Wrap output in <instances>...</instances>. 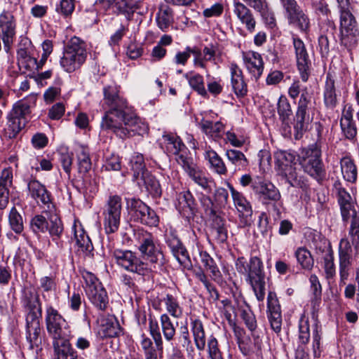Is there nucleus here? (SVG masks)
Instances as JSON below:
<instances>
[{
    "label": "nucleus",
    "mask_w": 359,
    "mask_h": 359,
    "mask_svg": "<svg viewBox=\"0 0 359 359\" xmlns=\"http://www.w3.org/2000/svg\"><path fill=\"white\" fill-rule=\"evenodd\" d=\"M277 111L285 130H290V121L292 110L289 100L284 95H281L278 100Z\"/></svg>",
    "instance_id": "35"
},
{
    "label": "nucleus",
    "mask_w": 359,
    "mask_h": 359,
    "mask_svg": "<svg viewBox=\"0 0 359 359\" xmlns=\"http://www.w3.org/2000/svg\"><path fill=\"white\" fill-rule=\"evenodd\" d=\"M324 102L327 107L333 109L337 103V95L335 93L334 81L332 79L326 81L324 91Z\"/></svg>",
    "instance_id": "52"
},
{
    "label": "nucleus",
    "mask_w": 359,
    "mask_h": 359,
    "mask_svg": "<svg viewBox=\"0 0 359 359\" xmlns=\"http://www.w3.org/2000/svg\"><path fill=\"white\" fill-rule=\"evenodd\" d=\"M313 341L312 349L314 358H318L321 355L323 348L321 346L322 328L319 322L315 319L312 325Z\"/></svg>",
    "instance_id": "48"
},
{
    "label": "nucleus",
    "mask_w": 359,
    "mask_h": 359,
    "mask_svg": "<svg viewBox=\"0 0 359 359\" xmlns=\"http://www.w3.org/2000/svg\"><path fill=\"white\" fill-rule=\"evenodd\" d=\"M95 5L104 12L115 6L118 13L125 15L133 13L138 8L136 0H95Z\"/></svg>",
    "instance_id": "20"
},
{
    "label": "nucleus",
    "mask_w": 359,
    "mask_h": 359,
    "mask_svg": "<svg viewBox=\"0 0 359 359\" xmlns=\"http://www.w3.org/2000/svg\"><path fill=\"white\" fill-rule=\"evenodd\" d=\"M288 23L301 31L306 32L309 27V19L295 0L283 6Z\"/></svg>",
    "instance_id": "19"
},
{
    "label": "nucleus",
    "mask_w": 359,
    "mask_h": 359,
    "mask_svg": "<svg viewBox=\"0 0 359 359\" xmlns=\"http://www.w3.org/2000/svg\"><path fill=\"white\" fill-rule=\"evenodd\" d=\"M41 316V308L30 309L26 317L27 339L29 348L32 349L41 344L39 334L41 332L39 318Z\"/></svg>",
    "instance_id": "18"
},
{
    "label": "nucleus",
    "mask_w": 359,
    "mask_h": 359,
    "mask_svg": "<svg viewBox=\"0 0 359 359\" xmlns=\"http://www.w3.org/2000/svg\"><path fill=\"white\" fill-rule=\"evenodd\" d=\"M140 187L144 186L147 191L154 198L160 197L162 190L158 181L149 172H143L137 180Z\"/></svg>",
    "instance_id": "32"
},
{
    "label": "nucleus",
    "mask_w": 359,
    "mask_h": 359,
    "mask_svg": "<svg viewBox=\"0 0 359 359\" xmlns=\"http://www.w3.org/2000/svg\"><path fill=\"white\" fill-rule=\"evenodd\" d=\"M243 60L248 71L257 80L264 71V62L261 55L255 51L243 52Z\"/></svg>",
    "instance_id": "26"
},
{
    "label": "nucleus",
    "mask_w": 359,
    "mask_h": 359,
    "mask_svg": "<svg viewBox=\"0 0 359 359\" xmlns=\"http://www.w3.org/2000/svg\"><path fill=\"white\" fill-rule=\"evenodd\" d=\"M160 320L164 338L168 341H172L175 336V327L170 317L167 314L164 313L161 316Z\"/></svg>",
    "instance_id": "54"
},
{
    "label": "nucleus",
    "mask_w": 359,
    "mask_h": 359,
    "mask_svg": "<svg viewBox=\"0 0 359 359\" xmlns=\"http://www.w3.org/2000/svg\"><path fill=\"white\" fill-rule=\"evenodd\" d=\"M295 257L298 264L302 269L311 270L314 261L311 252L305 248H299L295 252Z\"/></svg>",
    "instance_id": "50"
},
{
    "label": "nucleus",
    "mask_w": 359,
    "mask_h": 359,
    "mask_svg": "<svg viewBox=\"0 0 359 359\" xmlns=\"http://www.w3.org/2000/svg\"><path fill=\"white\" fill-rule=\"evenodd\" d=\"M185 78L188 80L189 86L203 97H208V93L204 86L203 78L200 74H194L189 76L187 74Z\"/></svg>",
    "instance_id": "58"
},
{
    "label": "nucleus",
    "mask_w": 359,
    "mask_h": 359,
    "mask_svg": "<svg viewBox=\"0 0 359 359\" xmlns=\"http://www.w3.org/2000/svg\"><path fill=\"white\" fill-rule=\"evenodd\" d=\"M53 348L55 359H64L76 351L67 337L53 343Z\"/></svg>",
    "instance_id": "45"
},
{
    "label": "nucleus",
    "mask_w": 359,
    "mask_h": 359,
    "mask_svg": "<svg viewBox=\"0 0 359 359\" xmlns=\"http://www.w3.org/2000/svg\"><path fill=\"white\" fill-rule=\"evenodd\" d=\"M138 250L144 259L151 264L162 266L164 263V256L159 247L154 241V237L147 231L138 233Z\"/></svg>",
    "instance_id": "10"
},
{
    "label": "nucleus",
    "mask_w": 359,
    "mask_h": 359,
    "mask_svg": "<svg viewBox=\"0 0 359 359\" xmlns=\"http://www.w3.org/2000/svg\"><path fill=\"white\" fill-rule=\"evenodd\" d=\"M163 302L166 306L168 312L175 318H180L182 315V309L180 306L177 299L170 294L164 298Z\"/></svg>",
    "instance_id": "62"
},
{
    "label": "nucleus",
    "mask_w": 359,
    "mask_h": 359,
    "mask_svg": "<svg viewBox=\"0 0 359 359\" xmlns=\"http://www.w3.org/2000/svg\"><path fill=\"white\" fill-rule=\"evenodd\" d=\"M149 130L148 126L144 121H142L140 117H138L133 112H130L129 115L126 116V120L124 123L123 133V136H121V139H126L136 135H143L147 133Z\"/></svg>",
    "instance_id": "23"
},
{
    "label": "nucleus",
    "mask_w": 359,
    "mask_h": 359,
    "mask_svg": "<svg viewBox=\"0 0 359 359\" xmlns=\"http://www.w3.org/2000/svg\"><path fill=\"white\" fill-rule=\"evenodd\" d=\"M313 121L311 114L296 111L293 121L294 130V138L299 140L302 137L304 133L309 129Z\"/></svg>",
    "instance_id": "31"
},
{
    "label": "nucleus",
    "mask_w": 359,
    "mask_h": 359,
    "mask_svg": "<svg viewBox=\"0 0 359 359\" xmlns=\"http://www.w3.org/2000/svg\"><path fill=\"white\" fill-rule=\"evenodd\" d=\"M340 126L345 137L353 140L357 135V128L353 120V112L351 107L344 110L340 120Z\"/></svg>",
    "instance_id": "33"
},
{
    "label": "nucleus",
    "mask_w": 359,
    "mask_h": 359,
    "mask_svg": "<svg viewBox=\"0 0 359 359\" xmlns=\"http://www.w3.org/2000/svg\"><path fill=\"white\" fill-rule=\"evenodd\" d=\"M339 205L340 207L341 215L344 222H347L349 219L351 221L354 219L359 218V214L355 210L353 200L339 204Z\"/></svg>",
    "instance_id": "56"
},
{
    "label": "nucleus",
    "mask_w": 359,
    "mask_h": 359,
    "mask_svg": "<svg viewBox=\"0 0 359 359\" xmlns=\"http://www.w3.org/2000/svg\"><path fill=\"white\" fill-rule=\"evenodd\" d=\"M74 238L79 249L86 255L90 256L93 246L89 236L81 226L78 229L75 227Z\"/></svg>",
    "instance_id": "41"
},
{
    "label": "nucleus",
    "mask_w": 359,
    "mask_h": 359,
    "mask_svg": "<svg viewBox=\"0 0 359 359\" xmlns=\"http://www.w3.org/2000/svg\"><path fill=\"white\" fill-rule=\"evenodd\" d=\"M86 293L90 302L99 310L105 311L109 304V297L102 285L98 287H90L86 289Z\"/></svg>",
    "instance_id": "29"
},
{
    "label": "nucleus",
    "mask_w": 359,
    "mask_h": 359,
    "mask_svg": "<svg viewBox=\"0 0 359 359\" xmlns=\"http://www.w3.org/2000/svg\"><path fill=\"white\" fill-rule=\"evenodd\" d=\"M226 156L229 161L235 166L236 170H243L248 164V161L243 153L238 150H227Z\"/></svg>",
    "instance_id": "49"
},
{
    "label": "nucleus",
    "mask_w": 359,
    "mask_h": 359,
    "mask_svg": "<svg viewBox=\"0 0 359 359\" xmlns=\"http://www.w3.org/2000/svg\"><path fill=\"white\" fill-rule=\"evenodd\" d=\"M233 204L239 215V226L244 228L251 225L252 222V210L250 203L243 194L236 190L233 186L229 185Z\"/></svg>",
    "instance_id": "16"
},
{
    "label": "nucleus",
    "mask_w": 359,
    "mask_h": 359,
    "mask_svg": "<svg viewBox=\"0 0 359 359\" xmlns=\"http://www.w3.org/2000/svg\"><path fill=\"white\" fill-rule=\"evenodd\" d=\"M22 301L25 307L28 310L41 308L39 295L32 290L26 289L23 292Z\"/></svg>",
    "instance_id": "55"
},
{
    "label": "nucleus",
    "mask_w": 359,
    "mask_h": 359,
    "mask_svg": "<svg viewBox=\"0 0 359 359\" xmlns=\"http://www.w3.org/2000/svg\"><path fill=\"white\" fill-rule=\"evenodd\" d=\"M130 163L131 168L134 172V177L136 180H138L143 172L148 171L145 169L144 157L142 154H137L134 155L131 158Z\"/></svg>",
    "instance_id": "64"
},
{
    "label": "nucleus",
    "mask_w": 359,
    "mask_h": 359,
    "mask_svg": "<svg viewBox=\"0 0 359 359\" xmlns=\"http://www.w3.org/2000/svg\"><path fill=\"white\" fill-rule=\"evenodd\" d=\"M149 327L150 334L154 341L157 351H158L160 353L162 354L163 350V339L160 332V328L158 322L150 318Z\"/></svg>",
    "instance_id": "59"
},
{
    "label": "nucleus",
    "mask_w": 359,
    "mask_h": 359,
    "mask_svg": "<svg viewBox=\"0 0 359 359\" xmlns=\"http://www.w3.org/2000/svg\"><path fill=\"white\" fill-rule=\"evenodd\" d=\"M121 198L118 195L109 196L103 211V224L106 233H114L118 231L121 222Z\"/></svg>",
    "instance_id": "9"
},
{
    "label": "nucleus",
    "mask_w": 359,
    "mask_h": 359,
    "mask_svg": "<svg viewBox=\"0 0 359 359\" xmlns=\"http://www.w3.org/2000/svg\"><path fill=\"white\" fill-rule=\"evenodd\" d=\"M30 105L25 100L18 101L13 107L10 114L17 118L27 121V116L30 114Z\"/></svg>",
    "instance_id": "57"
},
{
    "label": "nucleus",
    "mask_w": 359,
    "mask_h": 359,
    "mask_svg": "<svg viewBox=\"0 0 359 359\" xmlns=\"http://www.w3.org/2000/svg\"><path fill=\"white\" fill-rule=\"evenodd\" d=\"M177 201L176 207L183 216L189 218L195 215L196 203L189 190L180 192L177 194Z\"/></svg>",
    "instance_id": "28"
},
{
    "label": "nucleus",
    "mask_w": 359,
    "mask_h": 359,
    "mask_svg": "<svg viewBox=\"0 0 359 359\" xmlns=\"http://www.w3.org/2000/svg\"><path fill=\"white\" fill-rule=\"evenodd\" d=\"M86 58V43L79 38L74 36L65 46L60 63L65 71L73 72L80 68Z\"/></svg>",
    "instance_id": "4"
},
{
    "label": "nucleus",
    "mask_w": 359,
    "mask_h": 359,
    "mask_svg": "<svg viewBox=\"0 0 359 359\" xmlns=\"http://www.w3.org/2000/svg\"><path fill=\"white\" fill-rule=\"evenodd\" d=\"M205 158L208 161L211 168L219 175H225L227 172L226 167L221 157L213 150L205 151Z\"/></svg>",
    "instance_id": "47"
},
{
    "label": "nucleus",
    "mask_w": 359,
    "mask_h": 359,
    "mask_svg": "<svg viewBox=\"0 0 359 359\" xmlns=\"http://www.w3.org/2000/svg\"><path fill=\"white\" fill-rule=\"evenodd\" d=\"M173 11L168 5H161L156 13V22L158 27L163 31L166 32L172 24Z\"/></svg>",
    "instance_id": "38"
},
{
    "label": "nucleus",
    "mask_w": 359,
    "mask_h": 359,
    "mask_svg": "<svg viewBox=\"0 0 359 359\" xmlns=\"http://www.w3.org/2000/svg\"><path fill=\"white\" fill-rule=\"evenodd\" d=\"M126 120V116L121 115L118 116L117 114L115 116L111 113L105 112L102 118L100 126L103 130L111 132L121 138V136L124 135L123 130Z\"/></svg>",
    "instance_id": "24"
},
{
    "label": "nucleus",
    "mask_w": 359,
    "mask_h": 359,
    "mask_svg": "<svg viewBox=\"0 0 359 359\" xmlns=\"http://www.w3.org/2000/svg\"><path fill=\"white\" fill-rule=\"evenodd\" d=\"M277 172L290 187L306 190V183L299 176L295 165V155L290 151L278 150L274 153Z\"/></svg>",
    "instance_id": "1"
},
{
    "label": "nucleus",
    "mask_w": 359,
    "mask_h": 359,
    "mask_svg": "<svg viewBox=\"0 0 359 359\" xmlns=\"http://www.w3.org/2000/svg\"><path fill=\"white\" fill-rule=\"evenodd\" d=\"M199 126L203 132L212 139L217 140L222 137L224 125L220 121L212 122L209 120L202 119L199 123Z\"/></svg>",
    "instance_id": "43"
},
{
    "label": "nucleus",
    "mask_w": 359,
    "mask_h": 359,
    "mask_svg": "<svg viewBox=\"0 0 359 359\" xmlns=\"http://www.w3.org/2000/svg\"><path fill=\"white\" fill-rule=\"evenodd\" d=\"M163 139L166 144V149L171 154L178 155L180 151L185 147L179 137L165 135Z\"/></svg>",
    "instance_id": "53"
},
{
    "label": "nucleus",
    "mask_w": 359,
    "mask_h": 359,
    "mask_svg": "<svg viewBox=\"0 0 359 359\" xmlns=\"http://www.w3.org/2000/svg\"><path fill=\"white\" fill-rule=\"evenodd\" d=\"M47 217L48 215H46ZM51 226V223L49 221L48 218L42 215H35L30 220L29 227L32 231L39 238L42 233H45L47 231L50 233V228Z\"/></svg>",
    "instance_id": "40"
},
{
    "label": "nucleus",
    "mask_w": 359,
    "mask_h": 359,
    "mask_svg": "<svg viewBox=\"0 0 359 359\" xmlns=\"http://www.w3.org/2000/svg\"><path fill=\"white\" fill-rule=\"evenodd\" d=\"M252 190L264 204L276 203L280 200L278 189L271 182L257 177L252 183Z\"/></svg>",
    "instance_id": "13"
},
{
    "label": "nucleus",
    "mask_w": 359,
    "mask_h": 359,
    "mask_svg": "<svg viewBox=\"0 0 359 359\" xmlns=\"http://www.w3.org/2000/svg\"><path fill=\"white\" fill-rule=\"evenodd\" d=\"M238 306L241 311V317L244 321L245 326L251 333L255 332L257 327V323L255 316L252 311L250 306L245 300H242L241 302H238Z\"/></svg>",
    "instance_id": "37"
},
{
    "label": "nucleus",
    "mask_w": 359,
    "mask_h": 359,
    "mask_svg": "<svg viewBox=\"0 0 359 359\" xmlns=\"http://www.w3.org/2000/svg\"><path fill=\"white\" fill-rule=\"evenodd\" d=\"M97 323L99 333L102 337H116L122 332L119 323L114 316H100Z\"/></svg>",
    "instance_id": "25"
},
{
    "label": "nucleus",
    "mask_w": 359,
    "mask_h": 359,
    "mask_svg": "<svg viewBox=\"0 0 359 359\" xmlns=\"http://www.w3.org/2000/svg\"><path fill=\"white\" fill-rule=\"evenodd\" d=\"M128 208L134 220L149 226H157L159 217L156 212L139 198L127 199Z\"/></svg>",
    "instance_id": "8"
},
{
    "label": "nucleus",
    "mask_w": 359,
    "mask_h": 359,
    "mask_svg": "<svg viewBox=\"0 0 359 359\" xmlns=\"http://www.w3.org/2000/svg\"><path fill=\"white\" fill-rule=\"evenodd\" d=\"M238 273L247 276L250 282L265 279L263 264L257 257H253L247 262L243 257L238 258L236 263Z\"/></svg>",
    "instance_id": "14"
},
{
    "label": "nucleus",
    "mask_w": 359,
    "mask_h": 359,
    "mask_svg": "<svg viewBox=\"0 0 359 359\" xmlns=\"http://www.w3.org/2000/svg\"><path fill=\"white\" fill-rule=\"evenodd\" d=\"M211 224V233L217 243H223L227 239V230L225 227V221L224 219L219 216H215L214 218L210 219Z\"/></svg>",
    "instance_id": "39"
},
{
    "label": "nucleus",
    "mask_w": 359,
    "mask_h": 359,
    "mask_svg": "<svg viewBox=\"0 0 359 359\" xmlns=\"http://www.w3.org/2000/svg\"><path fill=\"white\" fill-rule=\"evenodd\" d=\"M353 11V8L339 11V32L359 30Z\"/></svg>",
    "instance_id": "36"
},
{
    "label": "nucleus",
    "mask_w": 359,
    "mask_h": 359,
    "mask_svg": "<svg viewBox=\"0 0 359 359\" xmlns=\"http://www.w3.org/2000/svg\"><path fill=\"white\" fill-rule=\"evenodd\" d=\"M288 95L292 99L299 95L297 111L311 114L314 107L313 93L304 86L299 80L294 81L288 89Z\"/></svg>",
    "instance_id": "11"
},
{
    "label": "nucleus",
    "mask_w": 359,
    "mask_h": 359,
    "mask_svg": "<svg viewBox=\"0 0 359 359\" xmlns=\"http://www.w3.org/2000/svg\"><path fill=\"white\" fill-rule=\"evenodd\" d=\"M268 318L271 329L279 333L282 326L280 306L275 292H269L267 297Z\"/></svg>",
    "instance_id": "22"
},
{
    "label": "nucleus",
    "mask_w": 359,
    "mask_h": 359,
    "mask_svg": "<svg viewBox=\"0 0 359 359\" xmlns=\"http://www.w3.org/2000/svg\"><path fill=\"white\" fill-rule=\"evenodd\" d=\"M45 321L48 334L51 337L53 343L68 337L67 321L52 306L46 309Z\"/></svg>",
    "instance_id": "7"
},
{
    "label": "nucleus",
    "mask_w": 359,
    "mask_h": 359,
    "mask_svg": "<svg viewBox=\"0 0 359 359\" xmlns=\"http://www.w3.org/2000/svg\"><path fill=\"white\" fill-rule=\"evenodd\" d=\"M339 41L341 46L346 48L349 53L355 50L359 43V30L339 32Z\"/></svg>",
    "instance_id": "44"
},
{
    "label": "nucleus",
    "mask_w": 359,
    "mask_h": 359,
    "mask_svg": "<svg viewBox=\"0 0 359 359\" xmlns=\"http://www.w3.org/2000/svg\"><path fill=\"white\" fill-rule=\"evenodd\" d=\"M310 325L307 318L302 316L299 323V342L306 345L310 340Z\"/></svg>",
    "instance_id": "60"
},
{
    "label": "nucleus",
    "mask_w": 359,
    "mask_h": 359,
    "mask_svg": "<svg viewBox=\"0 0 359 359\" xmlns=\"http://www.w3.org/2000/svg\"><path fill=\"white\" fill-rule=\"evenodd\" d=\"M233 12L240 22L245 25L248 31L253 32L255 29L256 21L250 8L238 0H233Z\"/></svg>",
    "instance_id": "27"
},
{
    "label": "nucleus",
    "mask_w": 359,
    "mask_h": 359,
    "mask_svg": "<svg viewBox=\"0 0 359 359\" xmlns=\"http://www.w3.org/2000/svg\"><path fill=\"white\" fill-rule=\"evenodd\" d=\"M8 222L11 229L17 234H20L24 229V222L22 215L15 207H13L8 215Z\"/></svg>",
    "instance_id": "51"
},
{
    "label": "nucleus",
    "mask_w": 359,
    "mask_h": 359,
    "mask_svg": "<svg viewBox=\"0 0 359 359\" xmlns=\"http://www.w3.org/2000/svg\"><path fill=\"white\" fill-rule=\"evenodd\" d=\"M201 262L204 267L209 270L214 280L221 276V273L215 264L214 259L207 253H201Z\"/></svg>",
    "instance_id": "63"
},
{
    "label": "nucleus",
    "mask_w": 359,
    "mask_h": 359,
    "mask_svg": "<svg viewBox=\"0 0 359 359\" xmlns=\"http://www.w3.org/2000/svg\"><path fill=\"white\" fill-rule=\"evenodd\" d=\"M333 193L335 195L339 204L353 200L351 194L348 192L346 187L339 180L336 181L333 184Z\"/></svg>",
    "instance_id": "61"
},
{
    "label": "nucleus",
    "mask_w": 359,
    "mask_h": 359,
    "mask_svg": "<svg viewBox=\"0 0 359 359\" xmlns=\"http://www.w3.org/2000/svg\"><path fill=\"white\" fill-rule=\"evenodd\" d=\"M15 34L16 23L13 15L8 12H3L0 15V38L7 53L11 50Z\"/></svg>",
    "instance_id": "17"
},
{
    "label": "nucleus",
    "mask_w": 359,
    "mask_h": 359,
    "mask_svg": "<svg viewBox=\"0 0 359 359\" xmlns=\"http://www.w3.org/2000/svg\"><path fill=\"white\" fill-rule=\"evenodd\" d=\"M339 274L341 283L345 284L351 265V247L348 238H342L339 246Z\"/></svg>",
    "instance_id": "21"
},
{
    "label": "nucleus",
    "mask_w": 359,
    "mask_h": 359,
    "mask_svg": "<svg viewBox=\"0 0 359 359\" xmlns=\"http://www.w3.org/2000/svg\"><path fill=\"white\" fill-rule=\"evenodd\" d=\"M113 257L118 266L128 271L142 276H148L151 271L148 264L131 250L116 249L113 252Z\"/></svg>",
    "instance_id": "5"
},
{
    "label": "nucleus",
    "mask_w": 359,
    "mask_h": 359,
    "mask_svg": "<svg viewBox=\"0 0 359 359\" xmlns=\"http://www.w3.org/2000/svg\"><path fill=\"white\" fill-rule=\"evenodd\" d=\"M321 149L318 142L303 149L298 158L299 165L304 172L317 182H320L326 175V171L321 159Z\"/></svg>",
    "instance_id": "2"
},
{
    "label": "nucleus",
    "mask_w": 359,
    "mask_h": 359,
    "mask_svg": "<svg viewBox=\"0 0 359 359\" xmlns=\"http://www.w3.org/2000/svg\"><path fill=\"white\" fill-rule=\"evenodd\" d=\"M177 161L195 183L202 187L205 191L208 192L211 191V184L213 183L212 181L206 177L205 175L197 168L191 158H189L183 154H180L177 158Z\"/></svg>",
    "instance_id": "12"
},
{
    "label": "nucleus",
    "mask_w": 359,
    "mask_h": 359,
    "mask_svg": "<svg viewBox=\"0 0 359 359\" xmlns=\"http://www.w3.org/2000/svg\"><path fill=\"white\" fill-rule=\"evenodd\" d=\"M191 331L194 337L196 348L201 351L205 348V332L202 321L199 319L191 320Z\"/></svg>",
    "instance_id": "34"
},
{
    "label": "nucleus",
    "mask_w": 359,
    "mask_h": 359,
    "mask_svg": "<svg viewBox=\"0 0 359 359\" xmlns=\"http://www.w3.org/2000/svg\"><path fill=\"white\" fill-rule=\"evenodd\" d=\"M76 157L79 172L81 173H87L91 169L92 166L88 149L83 146H79L76 149Z\"/></svg>",
    "instance_id": "46"
},
{
    "label": "nucleus",
    "mask_w": 359,
    "mask_h": 359,
    "mask_svg": "<svg viewBox=\"0 0 359 359\" xmlns=\"http://www.w3.org/2000/svg\"><path fill=\"white\" fill-rule=\"evenodd\" d=\"M119 90L116 85L105 86L103 89V107L105 112L127 116L132 111L126 99L118 94Z\"/></svg>",
    "instance_id": "6"
},
{
    "label": "nucleus",
    "mask_w": 359,
    "mask_h": 359,
    "mask_svg": "<svg viewBox=\"0 0 359 359\" xmlns=\"http://www.w3.org/2000/svg\"><path fill=\"white\" fill-rule=\"evenodd\" d=\"M231 82L233 90L238 97H244L248 92L241 69L236 63L230 65Z\"/></svg>",
    "instance_id": "30"
},
{
    "label": "nucleus",
    "mask_w": 359,
    "mask_h": 359,
    "mask_svg": "<svg viewBox=\"0 0 359 359\" xmlns=\"http://www.w3.org/2000/svg\"><path fill=\"white\" fill-rule=\"evenodd\" d=\"M28 189L33 198L39 199L43 204L47 205V210H45L43 213L48 215L51 223L50 233L59 236L63 231V225L45 186L37 180H32L28 184Z\"/></svg>",
    "instance_id": "3"
},
{
    "label": "nucleus",
    "mask_w": 359,
    "mask_h": 359,
    "mask_svg": "<svg viewBox=\"0 0 359 359\" xmlns=\"http://www.w3.org/2000/svg\"><path fill=\"white\" fill-rule=\"evenodd\" d=\"M340 165L344 179L349 182H355L358 172L353 160L349 156L343 157L340 161Z\"/></svg>",
    "instance_id": "42"
},
{
    "label": "nucleus",
    "mask_w": 359,
    "mask_h": 359,
    "mask_svg": "<svg viewBox=\"0 0 359 359\" xmlns=\"http://www.w3.org/2000/svg\"><path fill=\"white\" fill-rule=\"evenodd\" d=\"M293 46L300 77L302 81L306 82L311 73L312 61L302 40L299 38H293Z\"/></svg>",
    "instance_id": "15"
}]
</instances>
